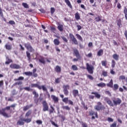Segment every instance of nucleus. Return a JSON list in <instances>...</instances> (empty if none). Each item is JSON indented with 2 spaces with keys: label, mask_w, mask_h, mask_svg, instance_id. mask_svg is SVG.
<instances>
[{
  "label": "nucleus",
  "mask_w": 127,
  "mask_h": 127,
  "mask_svg": "<svg viewBox=\"0 0 127 127\" xmlns=\"http://www.w3.org/2000/svg\"><path fill=\"white\" fill-rule=\"evenodd\" d=\"M7 111L10 110V106L6 107L5 108H2L1 110L0 109V115L3 116L5 118H10L11 115H8L7 113L5 112V110Z\"/></svg>",
  "instance_id": "f257e3e1"
},
{
  "label": "nucleus",
  "mask_w": 127,
  "mask_h": 127,
  "mask_svg": "<svg viewBox=\"0 0 127 127\" xmlns=\"http://www.w3.org/2000/svg\"><path fill=\"white\" fill-rule=\"evenodd\" d=\"M86 69L89 74H93L94 73V66L93 65H90L89 64H86Z\"/></svg>",
  "instance_id": "f03ea898"
},
{
  "label": "nucleus",
  "mask_w": 127,
  "mask_h": 127,
  "mask_svg": "<svg viewBox=\"0 0 127 127\" xmlns=\"http://www.w3.org/2000/svg\"><path fill=\"white\" fill-rule=\"evenodd\" d=\"M25 47L27 49V50H29L30 52H33L34 51V49L32 48L31 46V45L29 43H27L24 44Z\"/></svg>",
  "instance_id": "7ed1b4c3"
},
{
  "label": "nucleus",
  "mask_w": 127,
  "mask_h": 127,
  "mask_svg": "<svg viewBox=\"0 0 127 127\" xmlns=\"http://www.w3.org/2000/svg\"><path fill=\"white\" fill-rule=\"evenodd\" d=\"M69 87L68 85L63 86V91L65 96H68V95H69V91H68V89H69Z\"/></svg>",
  "instance_id": "20e7f679"
},
{
  "label": "nucleus",
  "mask_w": 127,
  "mask_h": 127,
  "mask_svg": "<svg viewBox=\"0 0 127 127\" xmlns=\"http://www.w3.org/2000/svg\"><path fill=\"white\" fill-rule=\"evenodd\" d=\"M69 37L72 42H73V43L75 44V45H77L78 44V41H77V39H76V38H75L74 35H73L72 34H69Z\"/></svg>",
  "instance_id": "39448f33"
},
{
  "label": "nucleus",
  "mask_w": 127,
  "mask_h": 127,
  "mask_svg": "<svg viewBox=\"0 0 127 127\" xmlns=\"http://www.w3.org/2000/svg\"><path fill=\"white\" fill-rule=\"evenodd\" d=\"M121 104H122V100L121 99L118 98L113 100L114 106H118V105H121Z\"/></svg>",
  "instance_id": "423d86ee"
},
{
  "label": "nucleus",
  "mask_w": 127,
  "mask_h": 127,
  "mask_svg": "<svg viewBox=\"0 0 127 127\" xmlns=\"http://www.w3.org/2000/svg\"><path fill=\"white\" fill-rule=\"evenodd\" d=\"M104 101H105V102H106V103H107V104L109 106H110V107H114V104L113 103L112 101H111V99H110V98L108 97H105L104 98Z\"/></svg>",
  "instance_id": "0eeeda50"
},
{
  "label": "nucleus",
  "mask_w": 127,
  "mask_h": 127,
  "mask_svg": "<svg viewBox=\"0 0 127 127\" xmlns=\"http://www.w3.org/2000/svg\"><path fill=\"white\" fill-rule=\"evenodd\" d=\"M43 111L44 112H46V111H48V105H47V103H46V101H43Z\"/></svg>",
  "instance_id": "6e6552de"
},
{
  "label": "nucleus",
  "mask_w": 127,
  "mask_h": 127,
  "mask_svg": "<svg viewBox=\"0 0 127 127\" xmlns=\"http://www.w3.org/2000/svg\"><path fill=\"white\" fill-rule=\"evenodd\" d=\"M24 120L23 118H20V119L17 122V126H24Z\"/></svg>",
  "instance_id": "1a4fd4ad"
},
{
  "label": "nucleus",
  "mask_w": 127,
  "mask_h": 127,
  "mask_svg": "<svg viewBox=\"0 0 127 127\" xmlns=\"http://www.w3.org/2000/svg\"><path fill=\"white\" fill-rule=\"evenodd\" d=\"M94 109L95 110H96V111H100V110H105L106 108L103 105H102L101 106L96 105L94 107Z\"/></svg>",
  "instance_id": "9d476101"
},
{
  "label": "nucleus",
  "mask_w": 127,
  "mask_h": 127,
  "mask_svg": "<svg viewBox=\"0 0 127 127\" xmlns=\"http://www.w3.org/2000/svg\"><path fill=\"white\" fill-rule=\"evenodd\" d=\"M10 67L11 68V69H20V66L15 64H10Z\"/></svg>",
  "instance_id": "9b49d317"
},
{
  "label": "nucleus",
  "mask_w": 127,
  "mask_h": 127,
  "mask_svg": "<svg viewBox=\"0 0 127 127\" xmlns=\"http://www.w3.org/2000/svg\"><path fill=\"white\" fill-rule=\"evenodd\" d=\"M73 52H74L76 57L78 59H80V58H81V56H80V54L79 53V51H78V50H77V49L73 50Z\"/></svg>",
  "instance_id": "f8f14e48"
},
{
  "label": "nucleus",
  "mask_w": 127,
  "mask_h": 127,
  "mask_svg": "<svg viewBox=\"0 0 127 127\" xmlns=\"http://www.w3.org/2000/svg\"><path fill=\"white\" fill-rule=\"evenodd\" d=\"M51 98L54 101L55 103H58L59 99L58 97H56L55 95H51Z\"/></svg>",
  "instance_id": "ddd939ff"
},
{
  "label": "nucleus",
  "mask_w": 127,
  "mask_h": 127,
  "mask_svg": "<svg viewBox=\"0 0 127 127\" xmlns=\"http://www.w3.org/2000/svg\"><path fill=\"white\" fill-rule=\"evenodd\" d=\"M33 104H30V105H27L26 106H25L23 107V111H27V110H28L29 109H30V108H31V107H33Z\"/></svg>",
  "instance_id": "4468645a"
},
{
  "label": "nucleus",
  "mask_w": 127,
  "mask_h": 127,
  "mask_svg": "<svg viewBox=\"0 0 127 127\" xmlns=\"http://www.w3.org/2000/svg\"><path fill=\"white\" fill-rule=\"evenodd\" d=\"M91 94L92 95H95V97L97 99H100V98H101V95L98 93V92H92Z\"/></svg>",
  "instance_id": "2eb2a0df"
},
{
  "label": "nucleus",
  "mask_w": 127,
  "mask_h": 127,
  "mask_svg": "<svg viewBox=\"0 0 127 127\" xmlns=\"http://www.w3.org/2000/svg\"><path fill=\"white\" fill-rule=\"evenodd\" d=\"M55 70L57 73H60V72H61V67L59 65H57L55 68Z\"/></svg>",
  "instance_id": "dca6fc26"
},
{
  "label": "nucleus",
  "mask_w": 127,
  "mask_h": 127,
  "mask_svg": "<svg viewBox=\"0 0 127 127\" xmlns=\"http://www.w3.org/2000/svg\"><path fill=\"white\" fill-rule=\"evenodd\" d=\"M94 115H95L96 117L98 118V114L93 111H89V115L90 116H94Z\"/></svg>",
  "instance_id": "f3484780"
},
{
  "label": "nucleus",
  "mask_w": 127,
  "mask_h": 127,
  "mask_svg": "<svg viewBox=\"0 0 127 127\" xmlns=\"http://www.w3.org/2000/svg\"><path fill=\"white\" fill-rule=\"evenodd\" d=\"M113 79H111L110 82L107 84V87H110V88H113Z\"/></svg>",
  "instance_id": "a211bd4d"
},
{
  "label": "nucleus",
  "mask_w": 127,
  "mask_h": 127,
  "mask_svg": "<svg viewBox=\"0 0 127 127\" xmlns=\"http://www.w3.org/2000/svg\"><path fill=\"white\" fill-rule=\"evenodd\" d=\"M64 1L70 8H72V5L69 0H64Z\"/></svg>",
  "instance_id": "6ab92c4d"
},
{
  "label": "nucleus",
  "mask_w": 127,
  "mask_h": 127,
  "mask_svg": "<svg viewBox=\"0 0 127 127\" xmlns=\"http://www.w3.org/2000/svg\"><path fill=\"white\" fill-rule=\"evenodd\" d=\"M54 43L55 45H59L60 44V41H59V40L58 39H55L54 40Z\"/></svg>",
  "instance_id": "aec40b11"
},
{
  "label": "nucleus",
  "mask_w": 127,
  "mask_h": 127,
  "mask_svg": "<svg viewBox=\"0 0 127 127\" xmlns=\"http://www.w3.org/2000/svg\"><path fill=\"white\" fill-rule=\"evenodd\" d=\"M104 53V51L102 49L100 50L97 53V56H102Z\"/></svg>",
  "instance_id": "412c9836"
},
{
  "label": "nucleus",
  "mask_w": 127,
  "mask_h": 127,
  "mask_svg": "<svg viewBox=\"0 0 127 127\" xmlns=\"http://www.w3.org/2000/svg\"><path fill=\"white\" fill-rule=\"evenodd\" d=\"M27 57L28 58V60L30 62V60L31 59V56L30 55V53L28 52H26Z\"/></svg>",
  "instance_id": "4be33fe9"
},
{
  "label": "nucleus",
  "mask_w": 127,
  "mask_h": 127,
  "mask_svg": "<svg viewBox=\"0 0 127 127\" xmlns=\"http://www.w3.org/2000/svg\"><path fill=\"white\" fill-rule=\"evenodd\" d=\"M113 58L116 60V61H118L119 60V55H118L117 54H115L113 55Z\"/></svg>",
  "instance_id": "5701e85b"
},
{
  "label": "nucleus",
  "mask_w": 127,
  "mask_h": 127,
  "mask_svg": "<svg viewBox=\"0 0 127 127\" xmlns=\"http://www.w3.org/2000/svg\"><path fill=\"white\" fill-rule=\"evenodd\" d=\"M73 94L74 97H76V96H78V94H79V91L78 90H74L73 91Z\"/></svg>",
  "instance_id": "b1692460"
},
{
  "label": "nucleus",
  "mask_w": 127,
  "mask_h": 127,
  "mask_svg": "<svg viewBox=\"0 0 127 127\" xmlns=\"http://www.w3.org/2000/svg\"><path fill=\"white\" fill-rule=\"evenodd\" d=\"M23 121L24 122H25V123L29 124V123H30V122H31V118L23 119Z\"/></svg>",
  "instance_id": "393cba45"
},
{
  "label": "nucleus",
  "mask_w": 127,
  "mask_h": 127,
  "mask_svg": "<svg viewBox=\"0 0 127 127\" xmlns=\"http://www.w3.org/2000/svg\"><path fill=\"white\" fill-rule=\"evenodd\" d=\"M62 109L63 110H66V111H70V110H71V108L70 107H69V106H62Z\"/></svg>",
  "instance_id": "a878e982"
},
{
  "label": "nucleus",
  "mask_w": 127,
  "mask_h": 127,
  "mask_svg": "<svg viewBox=\"0 0 127 127\" xmlns=\"http://www.w3.org/2000/svg\"><path fill=\"white\" fill-rule=\"evenodd\" d=\"M39 61L41 63H42V64H45V60L44 59V58H41L39 59Z\"/></svg>",
  "instance_id": "bb28decb"
},
{
  "label": "nucleus",
  "mask_w": 127,
  "mask_h": 127,
  "mask_svg": "<svg viewBox=\"0 0 127 127\" xmlns=\"http://www.w3.org/2000/svg\"><path fill=\"white\" fill-rule=\"evenodd\" d=\"M97 86H98V87H101L102 88H103V87L106 86V83L101 82V83L98 84Z\"/></svg>",
  "instance_id": "cd10ccee"
},
{
  "label": "nucleus",
  "mask_w": 127,
  "mask_h": 127,
  "mask_svg": "<svg viewBox=\"0 0 127 127\" xmlns=\"http://www.w3.org/2000/svg\"><path fill=\"white\" fill-rule=\"evenodd\" d=\"M117 25L119 26V28L122 27V20H121V19L117 21Z\"/></svg>",
  "instance_id": "c85d7f7f"
},
{
  "label": "nucleus",
  "mask_w": 127,
  "mask_h": 127,
  "mask_svg": "<svg viewBox=\"0 0 127 127\" xmlns=\"http://www.w3.org/2000/svg\"><path fill=\"white\" fill-rule=\"evenodd\" d=\"M75 17L76 20H79V19H80V14H79V13L77 12L76 13H75Z\"/></svg>",
  "instance_id": "c756f323"
},
{
  "label": "nucleus",
  "mask_w": 127,
  "mask_h": 127,
  "mask_svg": "<svg viewBox=\"0 0 127 127\" xmlns=\"http://www.w3.org/2000/svg\"><path fill=\"white\" fill-rule=\"evenodd\" d=\"M24 80V77L23 76H20L17 79H14V81H21Z\"/></svg>",
  "instance_id": "7c9ffc66"
},
{
  "label": "nucleus",
  "mask_w": 127,
  "mask_h": 127,
  "mask_svg": "<svg viewBox=\"0 0 127 127\" xmlns=\"http://www.w3.org/2000/svg\"><path fill=\"white\" fill-rule=\"evenodd\" d=\"M22 5L25 8H29V5L27 3L23 2Z\"/></svg>",
  "instance_id": "2f4dec72"
},
{
  "label": "nucleus",
  "mask_w": 127,
  "mask_h": 127,
  "mask_svg": "<svg viewBox=\"0 0 127 127\" xmlns=\"http://www.w3.org/2000/svg\"><path fill=\"white\" fill-rule=\"evenodd\" d=\"M24 74L26 76H32V75H33L32 72H30V71L25 72Z\"/></svg>",
  "instance_id": "473e14b6"
},
{
  "label": "nucleus",
  "mask_w": 127,
  "mask_h": 127,
  "mask_svg": "<svg viewBox=\"0 0 127 127\" xmlns=\"http://www.w3.org/2000/svg\"><path fill=\"white\" fill-rule=\"evenodd\" d=\"M58 29H59V30H60V31H63V25H59L58 26Z\"/></svg>",
  "instance_id": "72a5a7b5"
},
{
  "label": "nucleus",
  "mask_w": 127,
  "mask_h": 127,
  "mask_svg": "<svg viewBox=\"0 0 127 127\" xmlns=\"http://www.w3.org/2000/svg\"><path fill=\"white\" fill-rule=\"evenodd\" d=\"M5 47L6 48V49H7V50H11V46L8 45V44H6L5 45Z\"/></svg>",
  "instance_id": "f704fd0d"
},
{
  "label": "nucleus",
  "mask_w": 127,
  "mask_h": 127,
  "mask_svg": "<svg viewBox=\"0 0 127 127\" xmlns=\"http://www.w3.org/2000/svg\"><path fill=\"white\" fill-rule=\"evenodd\" d=\"M76 36L79 40H80V41H83V38H82V37L80 36V35L76 34Z\"/></svg>",
  "instance_id": "c9c22d12"
},
{
  "label": "nucleus",
  "mask_w": 127,
  "mask_h": 127,
  "mask_svg": "<svg viewBox=\"0 0 127 127\" xmlns=\"http://www.w3.org/2000/svg\"><path fill=\"white\" fill-rule=\"evenodd\" d=\"M71 68L73 71H77V70H78V67L76 65H72Z\"/></svg>",
  "instance_id": "e433bc0d"
},
{
  "label": "nucleus",
  "mask_w": 127,
  "mask_h": 127,
  "mask_svg": "<svg viewBox=\"0 0 127 127\" xmlns=\"http://www.w3.org/2000/svg\"><path fill=\"white\" fill-rule=\"evenodd\" d=\"M33 95H34L35 98H38L39 95L36 92V91H33Z\"/></svg>",
  "instance_id": "4c0bfd02"
},
{
  "label": "nucleus",
  "mask_w": 127,
  "mask_h": 127,
  "mask_svg": "<svg viewBox=\"0 0 127 127\" xmlns=\"http://www.w3.org/2000/svg\"><path fill=\"white\" fill-rule=\"evenodd\" d=\"M68 101H69V99L68 97L64 98L63 99V102H64V103H65V104H67Z\"/></svg>",
  "instance_id": "58836bf2"
},
{
  "label": "nucleus",
  "mask_w": 127,
  "mask_h": 127,
  "mask_svg": "<svg viewBox=\"0 0 127 127\" xmlns=\"http://www.w3.org/2000/svg\"><path fill=\"white\" fill-rule=\"evenodd\" d=\"M32 111L31 110H29L26 114L25 117H29L31 115Z\"/></svg>",
  "instance_id": "ea45409f"
},
{
  "label": "nucleus",
  "mask_w": 127,
  "mask_h": 127,
  "mask_svg": "<svg viewBox=\"0 0 127 127\" xmlns=\"http://www.w3.org/2000/svg\"><path fill=\"white\" fill-rule=\"evenodd\" d=\"M12 63V60H10L9 59H8L7 61L5 62V64L8 65V64H9V63Z\"/></svg>",
  "instance_id": "a19ab883"
},
{
  "label": "nucleus",
  "mask_w": 127,
  "mask_h": 127,
  "mask_svg": "<svg viewBox=\"0 0 127 127\" xmlns=\"http://www.w3.org/2000/svg\"><path fill=\"white\" fill-rule=\"evenodd\" d=\"M95 20L97 22H99V21H101V20H102V19H101V17H100V16H98L97 17H96L95 18Z\"/></svg>",
  "instance_id": "79ce46f5"
},
{
  "label": "nucleus",
  "mask_w": 127,
  "mask_h": 127,
  "mask_svg": "<svg viewBox=\"0 0 127 127\" xmlns=\"http://www.w3.org/2000/svg\"><path fill=\"white\" fill-rule=\"evenodd\" d=\"M102 75H103V76H104V77H107L108 76V72H107L106 71H103Z\"/></svg>",
  "instance_id": "37998d69"
},
{
  "label": "nucleus",
  "mask_w": 127,
  "mask_h": 127,
  "mask_svg": "<svg viewBox=\"0 0 127 127\" xmlns=\"http://www.w3.org/2000/svg\"><path fill=\"white\" fill-rule=\"evenodd\" d=\"M12 94L13 96H14L15 95H17V91L15 90V89H13V91H11Z\"/></svg>",
  "instance_id": "c03bdc74"
},
{
  "label": "nucleus",
  "mask_w": 127,
  "mask_h": 127,
  "mask_svg": "<svg viewBox=\"0 0 127 127\" xmlns=\"http://www.w3.org/2000/svg\"><path fill=\"white\" fill-rule=\"evenodd\" d=\"M102 66H104L105 67H106L107 66V61H102Z\"/></svg>",
  "instance_id": "a18cd8bd"
},
{
  "label": "nucleus",
  "mask_w": 127,
  "mask_h": 127,
  "mask_svg": "<svg viewBox=\"0 0 127 127\" xmlns=\"http://www.w3.org/2000/svg\"><path fill=\"white\" fill-rule=\"evenodd\" d=\"M115 66H116V62L115 61V60H112V68H115Z\"/></svg>",
  "instance_id": "49530a36"
},
{
  "label": "nucleus",
  "mask_w": 127,
  "mask_h": 127,
  "mask_svg": "<svg viewBox=\"0 0 127 127\" xmlns=\"http://www.w3.org/2000/svg\"><path fill=\"white\" fill-rule=\"evenodd\" d=\"M38 86V84H31V87L32 88H37Z\"/></svg>",
  "instance_id": "de8ad7c7"
},
{
  "label": "nucleus",
  "mask_w": 127,
  "mask_h": 127,
  "mask_svg": "<svg viewBox=\"0 0 127 127\" xmlns=\"http://www.w3.org/2000/svg\"><path fill=\"white\" fill-rule=\"evenodd\" d=\"M51 123L52 125H53L55 127H59V126L57 124H55V122H54V121H51Z\"/></svg>",
  "instance_id": "09e8293b"
},
{
  "label": "nucleus",
  "mask_w": 127,
  "mask_h": 127,
  "mask_svg": "<svg viewBox=\"0 0 127 127\" xmlns=\"http://www.w3.org/2000/svg\"><path fill=\"white\" fill-rule=\"evenodd\" d=\"M105 94H106V95H109L110 97H112V94L111 93V92L109 91H106L105 92Z\"/></svg>",
  "instance_id": "8fccbe9b"
},
{
  "label": "nucleus",
  "mask_w": 127,
  "mask_h": 127,
  "mask_svg": "<svg viewBox=\"0 0 127 127\" xmlns=\"http://www.w3.org/2000/svg\"><path fill=\"white\" fill-rule=\"evenodd\" d=\"M124 13L125 14L126 19H127V8H125L124 9Z\"/></svg>",
  "instance_id": "3c124183"
},
{
  "label": "nucleus",
  "mask_w": 127,
  "mask_h": 127,
  "mask_svg": "<svg viewBox=\"0 0 127 127\" xmlns=\"http://www.w3.org/2000/svg\"><path fill=\"white\" fill-rule=\"evenodd\" d=\"M55 12V8L52 7L51 8V14H53V13H54V12Z\"/></svg>",
  "instance_id": "603ef678"
},
{
  "label": "nucleus",
  "mask_w": 127,
  "mask_h": 127,
  "mask_svg": "<svg viewBox=\"0 0 127 127\" xmlns=\"http://www.w3.org/2000/svg\"><path fill=\"white\" fill-rule=\"evenodd\" d=\"M56 84H59L60 83V78H58L55 80Z\"/></svg>",
  "instance_id": "864d4df0"
},
{
  "label": "nucleus",
  "mask_w": 127,
  "mask_h": 127,
  "mask_svg": "<svg viewBox=\"0 0 127 127\" xmlns=\"http://www.w3.org/2000/svg\"><path fill=\"white\" fill-rule=\"evenodd\" d=\"M119 79L120 80H125L126 79V76H125V75H121L120 76Z\"/></svg>",
  "instance_id": "5fc2aeb1"
},
{
  "label": "nucleus",
  "mask_w": 127,
  "mask_h": 127,
  "mask_svg": "<svg viewBox=\"0 0 127 127\" xmlns=\"http://www.w3.org/2000/svg\"><path fill=\"white\" fill-rule=\"evenodd\" d=\"M107 121L110 123H113V122H114V119L111 118H108Z\"/></svg>",
  "instance_id": "6e6d98bb"
},
{
  "label": "nucleus",
  "mask_w": 127,
  "mask_h": 127,
  "mask_svg": "<svg viewBox=\"0 0 127 127\" xmlns=\"http://www.w3.org/2000/svg\"><path fill=\"white\" fill-rule=\"evenodd\" d=\"M114 87L115 90H118L119 89V85L117 84H114Z\"/></svg>",
  "instance_id": "4d7b16f0"
},
{
  "label": "nucleus",
  "mask_w": 127,
  "mask_h": 127,
  "mask_svg": "<svg viewBox=\"0 0 127 127\" xmlns=\"http://www.w3.org/2000/svg\"><path fill=\"white\" fill-rule=\"evenodd\" d=\"M36 123L38 125H42V122L41 121V120H37L36 121Z\"/></svg>",
  "instance_id": "13d9d810"
},
{
  "label": "nucleus",
  "mask_w": 127,
  "mask_h": 127,
  "mask_svg": "<svg viewBox=\"0 0 127 127\" xmlns=\"http://www.w3.org/2000/svg\"><path fill=\"white\" fill-rule=\"evenodd\" d=\"M9 24H11V25H13V24H15V22L14 21L10 20L9 21Z\"/></svg>",
  "instance_id": "bf43d9fd"
},
{
  "label": "nucleus",
  "mask_w": 127,
  "mask_h": 127,
  "mask_svg": "<svg viewBox=\"0 0 127 127\" xmlns=\"http://www.w3.org/2000/svg\"><path fill=\"white\" fill-rule=\"evenodd\" d=\"M62 38L63 39L64 41V42H68V40H67V39L65 37L63 36L62 37Z\"/></svg>",
  "instance_id": "052dcab7"
},
{
  "label": "nucleus",
  "mask_w": 127,
  "mask_h": 127,
  "mask_svg": "<svg viewBox=\"0 0 127 127\" xmlns=\"http://www.w3.org/2000/svg\"><path fill=\"white\" fill-rule=\"evenodd\" d=\"M0 15L1 17H3V13H2V10L0 8Z\"/></svg>",
  "instance_id": "680f3d73"
},
{
  "label": "nucleus",
  "mask_w": 127,
  "mask_h": 127,
  "mask_svg": "<svg viewBox=\"0 0 127 127\" xmlns=\"http://www.w3.org/2000/svg\"><path fill=\"white\" fill-rule=\"evenodd\" d=\"M42 89H43L44 91L47 92V88H46V87L44 86V85L42 86Z\"/></svg>",
  "instance_id": "e2e57ef3"
},
{
  "label": "nucleus",
  "mask_w": 127,
  "mask_h": 127,
  "mask_svg": "<svg viewBox=\"0 0 127 127\" xmlns=\"http://www.w3.org/2000/svg\"><path fill=\"white\" fill-rule=\"evenodd\" d=\"M24 89L26 91H31L32 89H30L29 87H24Z\"/></svg>",
  "instance_id": "0e129e2a"
},
{
  "label": "nucleus",
  "mask_w": 127,
  "mask_h": 127,
  "mask_svg": "<svg viewBox=\"0 0 127 127\" xmlns=\"http://www.w3.org/2000/svg\"><path fill=\"white\" fill-rule=\"evenodd\" d=\"M87 77L88 78H89L90 80H93L94 77H93V76H92V75H88Z\"/></svg>",
  "instance_id": "69168bd1"
},
{
  "label": "nucleus",
  "mask_w": 127,
  "mask_h": 127,
  "mask_svg": "<svg viewBox=\"0 0 127 127\" xmlns=\"http://www.w3.org/2000/svg\"><path fill=\"white\" fill-rule=\"evenodd\" d=\"M117 127V123H114L113 124H112L111 126L110 127Z\"/></svg>",
  "instance_id": "338daca9"
},
{
  "label": "nucleus",
  "mask_w": 127,
  "mask_h": 127,
  "mask_svg": "<svg viewBox=\"0 0 127 127\" xmlns=\"http://www.w3.org/2000/svg\"><path fill=\"white\" fill-rule=\"evenodd\" d=\"M67 102H68V104H69V105L73 106V101H72V100H68V101Z\"/></svg>",
  "instance_id": "774afa93"
}]
</instances>
